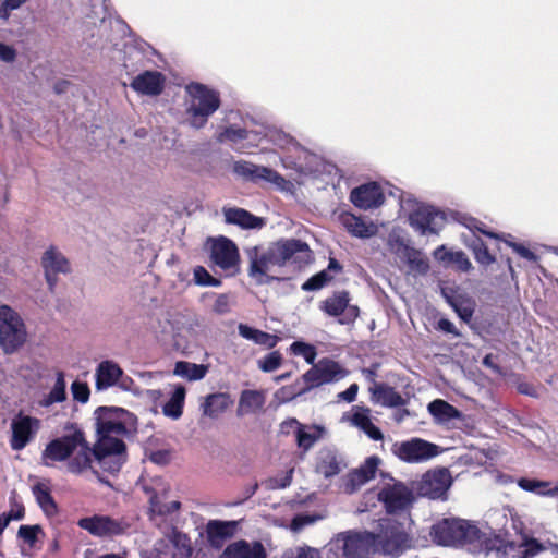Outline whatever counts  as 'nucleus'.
Returning a JSON list of instances; mask_svg holds the SVG:
<instances>
[{"instance_id":"nucleus-59","label":"nucleus","mask_w":558,"mask_h":558,"mask_svg":"<svg viewBox=\"0 0 558 558\" xmlns=\"http://www.w3.org/2000/svg\"><path fill=\"white\" fill-rule=\"evenodd\" d=\"M313 522H314V519L311 518L310 515H302V514L295 515L291 521V530L294 532H299L304 526H306Z\"/></svg>"},{"instance_id":"nucleus-7","label":"nucleus","mask_w":558,"mask_h":558,"mask_svg":"<svg viewBox=\"0 0 558 558\" xmlns=\"http://www.w3.org/2000/svg\"><path fill=\"white\" fill-rule=\"evenodd\" d=\"M379 529L378 533H374L375 554L399 556L409 546L408 533L395 520L380 519Z\"/></svg>"},{"instance_id":"nucleus-13","label":"nucleus","mask_w":558,"mask_h":558,"mask_svg":"<svg viewBox=\"0 0 558 558\" xmlns=\"http://www.w3.org/2000/svg\"><path fill=\"white\" fill-rule=\"evenodd\" d=\"M312 365L302 376L305 387L300 393H305L322 385L338 381L345 376V371L340 364L330 359H322L318 363Z\"/></svg>"},{"instance_id":"nucleus-14","label":"nucleus","mask_w":558,"mask_h":558,"mask_svg":"<svg viewBox=\"0 0 558 558\" xmlns=\"http://www.w3.org/2000/svg\"><path fill=\"white\" fill-rule=\"evenodd\" d=\"M348 291H336L319 303V310L330 317H337L341 325H351L360 315V308L350 304Z\"/></svg>"},{"instance_id":"nucleus-27","label":"nucleus","mask_w":558,"mask_h":558,"mask_svg":"<svg viewBox=\"0 0 558 558\" xmlns=\"http://www.w3.org/2000/svg\"><path fill=\"white\" fill-rule=\"evenodd\" d=\"M41 265L45 270L46 279L59 274L70 272V263L65 256L54 246H50L41 257Z\"/></svg>"},{"instance_id":"nucleus-52","label":"nucleus","mask_w":558,"mask_h":558,"mask_svg":"<svg viewBox=\"0 0 558 558\" xmlns=\"http://www.w3.org/2000/svg\"><path fill=\"white\" fill-rule=\"evenodd\" d=\"M380 459L376 456L368 457L365 462L356 469L359 473H361L366 481L368 482L375 476L376 470L379 465Z\"/></svg>"},{"instance_id":"nucleus-31","label":"nucleus","mask_w":558,"mask_h":558,"mask_svg":"<svg viewBox=\"0 0 558 558\" xmlns=\"http://www.w3.org/2000/svg\"><path fill=\"white\" fill-rule=\"evenodd\" d=\"M427 410L434 417L435 423L440 425L449 424L453 420H460L462 417L461 411L442 399H435L429 402Z\"/></svg>"},{"instance_id":"nucleus-1","label":"nucleus","mask_w":558,"mask_h":558,"mask_svg":"<svg viewBox=\"0 0 558 558\" xmlns=\"http://www.w3.org/2000/svg\"><path fill=\"white\" fill-rule=\"evenodd\" d=\"M94 416L97 440L93 447L85 433L75 427L46 445L41 463L51 466L53 462L66 461L68 471L80 475L96 461L102 471L119 473L128 458L125 439L137 432V417L118 407H99Z\"/></svg>"},{"instance_id":"nucleus-64","label":"nucleus","mask_w":558,"mask_h":558,"mask_svg":"<svg viewBox=\"0 0 558 558\" xmlns=\"http://www.w3.org/2000/svg\"><path fill=\"white\" fill-rule=\"evenodd\" d=\"M153 329L156 333L162 336L170 335L174 331L173 324L168 318H166L163 323L158 322V326H153Z\"/></svg>"},{"instance_id":"nucleus-46","label":"nucleus","mask_w":558,"mask_h":558,"mask_svg":"<svg viewBox=\"0 0 558 558\" xmlns=\"http://www.w3.org/2000/svg\"><path fill=\"white\" fill-rule=\"evenodd\" d=\"M366 482V477H364L361 473L354 470L350 472L345 480L343 481L342 488L347 494H352L356 492Z\"/></svg>"},{"instance_id":"nucleus-48","label":"nucleus","mask_w":558,"mask_h":558,"mask_svg":"<svg viewBox=\"0 0 558 558\" xmlns=\"http://www.w3.org/2000/svg\"><path fill=\"white\" fill-rule=\"evenodd\" d=\"M73 399L80 403H86L89 400L90 389L85 381L74 380L71 385Z\"/></svg>"},{"instance_id":"nucleus-37","label":"nucleus","mask_w":558,"mask_h":558,"mask_svg":"<svg viewBox=\"0 0 558 558\" xmlns=\"http://www.w3.org/2000/svg\"><path fill=\"white\" fill-rule=\"evenodd\" d=\"M341 222L348 232L357 238H369L375 233L372 225L368 226L361 217L351 213H344L341 216Z\"/></svg>"},{"instance_id":"nucleus-61","label":"nucleus","mask_w":558,"mask_h":558,"mask_svg":"<svg viewBox=\"0 0 558 558\" xmlns=\"http://www.w3.org/2000/svg\"><path fill=\"white\" fill-rule=\"evenodd\" d=\"M149 460L158 465H166L170 461V454L167 450H156L150 452Z\"/></svg>"},{"instance_id":"nucleus-55","label":"nucleus","mask_w":558,"mask_h":558,"mask_svg":"<svg viewBox=\"0 0 558 558\" xmlns=\"http://www.w3.org/2000/svg\"><path fill=\"white\" fill-rule=\"evenodd\" d=\"M293 469L289 470L282 477H272L265 482L268 489L286 488L292 482Z\"/></svg>"},{"instance_id":"nucleus-2","label":"nucleus","mask_w":558,"mask_h":558,"mask_svg":"<svg viewBox=\"0 0 558 558\" xmlns=\"http://www.w3.org/2000/svg\"><path fill=\"white\" fill-rule=\"evenodd\" d=\"M433 541L441 546H465L480 548L486 556L506 558L513 549L512 542L505 541L500 535L487 537L478 527L470 522L456 518H446L432 526Z\"/></svg>"},{"instance_id":"nucleus-35","label":"nucleus","mask_w":558,"mask_h":558,"mask_svg":"<svg viewBox=\"0 0 558 558\" xmlns=\"http://www.w3.org/2000/svg\"><path fill=\"white\" fill-rule=\"evenodd\" d=\"M239 335L246 340H251L256 344L272 349L276 347L279 338L276 335H270L259 329L253 328L245 324H239Z\"/></svg>"},{"instance_id":"nucleus-23","label":"nucleus","mask_w":558,"mask_h":558,"mask_svg":"<svg viewBox=\"0 0 558 558\" xmlns=\"http://www.w3.org/2000/svg\"><path fill=\"white\" fill-rule=\"evenodd\" d=\"M433 256L445 268L464 272L472 268V264L463 251H452L447 248L446 245L438 246Z\"/></svg>"},{"instance_id":"nucleus-60","label":"nucleus","mask_w":558,"mask_h":558,"mask_svg":"<svg viewBox=\"0 0 558 558\" xmlns=\"http://www.w3.org/2000/svg\"><path fill=\"white\" fill-rule=\"evenodd\" d=\"M27 0H3L2 7L0 8V17H7L8 12L19 9Z\"/></svg>"},{"instance_id":"nucleus-42","label":"nucleus","mask_w":558,"mask_h":558,"mask_svg":"<svg viewBox=\"0 0 558 558\" xmlns=\"http://www.w3.org/2000/svg\"><path fill=\"white\" fill-rule=\"evenodd\" d=\"M405 257L410 269L418 275H426L429 270V260L420 250L407 247Z\"/></svg>"},{"instance_id":"nucleus-33","label":"nucleus","mask_w":558,"mask_h":558,"mask_svg":"<svg viewBox=\"0 0 558 558\" xmlns=\"http://www.w3.org/2000/svg\"><path fill=\"white\" fill-rule=\"evenodd\" d=\"M265 404V396L258 390H243L240 396L239 407L236 410L238 416L255 413L263 409Z\"/></svg>"},{"instance_id":"nucleus-53","label":"nucleus","mask_w":558,"mask_h":558,"mask_svg":"<svg viewBox=\"0 0 558 558\" xmlns=\"http://www.w3.org/2000/svg\"><path fill=\"white\" fill-rule=\"evenodd\" d=\"M282 558H322L317 549L311 547H299L286 551Z\"/></svg>"},{"instance_id":"nucleus-30","label":"nucleus","mask_w":558,"mask_h":558,"mask_svg":"<svg viewBox=\"0 0 558 558\" xmlns=\"http://www.w3.org/2000/svg\"><path fill=\"white\" fill-rule=\"evenodd\" d=\"M227 223L236 225L243 229H257L264 226V220L243 208H223Z\"/></svg>"},{"instance_id":"nucleus-39","label":"nucleus","mask_w":558,"mask_h":558,"mask_svg":"<svg viewBox=\"0 0 558 558\" xmlns=\"http://www.w3.org/2000/svg\"><path fill=\"white\" fill-rule=\"evenodd\" d=\"M323 432V427L304 426L301 424L299 429L295 430L298 446L307 451L322 437Z\"/></svg>"},{"instance_id":"nucleus-51","label":"nucleus","mask_w":558,"mask_h":558,"mask_svg":"<svg viewBox=\"0 0 558 558\" xmlns=\"http://www.w3.org/2000/svg\"><path fill=\"white\" fill-rule=\"evenodd\" d=\"M41 532L39 525H21L17 531V536L31 546L37 541L38 534Z\"/></svg>"},{"instance_id":"nucleus-38","label":"nucleus","mask_w":558,"mask_h":558,"mask_svg":"<svg viewBox=\"0 0 558 558\" xmlns=\"http://www.w3.org/2000/svg\"><path fill=\"white\" fill-rule=\"evenodd\" d=\"M207 366L186 361H179L174 365L173 374L187 380H201L207 374Z\"/></svg>"},{"instance_id":"nucleus-6","label":"nucleus","mask_w":558,"mask_h":558,"mask_svg":"<svg viewBox=\"0 0 558 558\" xmlns=\"http://www.w3.org/2000/svg\"><path fill=\"white\" fill-rule=\"evenodd\" d=\"M27 341L26 325L11 306L0 305V348L5 355L20 351Z\"/></svg>"},{"instance_id":"nucleus-20","label":"nucleus","mask_w":558,"mask_h":558,"mask_svg":"<svg viewBox=\"0 0 558 558\" xmlns=\"http://www.w3.org/2000/svg\"><path fill=\"white\" fill-rule=\"evenodd\" d=\"M350 201L361 209H371L379 207L385 202V195L377 182H369L354 187Z\"/></svg>"},{"instance_id":"nucleus-47","label":"nucleus","mask_w":558,"mask_h":558,"mask_svg":"<svg viewBox=\"0 0 558 558\" xmlns=\"http://www.w3.org/2000/svg\"><path fill=\"white\" fill-rule=\"evenodd\" d=\"M248 132L242 128H226L218 136L219 142L230 141L236 143L239 141L247 138Z\"/></svg>"},{"instance_id":"nucleus-3","label":"nucleus","mask_w":558,"mask_h":558,"mask_svg":"<svg viewBox=\"0 0 558 558\" xmlns=\"http://www.w3.org/2000/svg\"><path fill=\"white\" fill-rule=\"evenodd\" d=\"M246 255L250 263L247 272L252 278L265 276L266 279H282L268 274L283 266L302 269L313 260L310 246L298 239L277 241L267 250L254 246L246 250Z\"/></svg>"},{"instance_id":"nucleus-10","label":"nucleus","mask_w":558,"mask_h":558,"mask_svg":"<svg viewBox=\"0 0 558 558\" xmlns=\"http://www.w3.org/2000/svg\"><path fill=\"white\" fill-rule=\"evenodd\" d=\"M112 387H118L123 391H134L135 383L117 362L112 360L101 361L95 369V389L106 391Z\"/></svg>"},{"instance_id":"nucleus-32","label":"nucleus","mask_w":558,"mask_h":558,"mask_svg":"<svg viewBox=\"0 0 558 558\" xmlns=\"http://www.w3.org/2000/svg\"><path fill=\"white\" fill-rule=\"evenodd\" d=\"M350 421L352 425L363 430L371 439L381 440L384 438L381 430L371 421L368 408L353 407Z\"/></svg>"},{"instance_id":"nucleus-41","label":"nucleus","mask_w":558,"mask_h":558,"mask_svg":"<svg viewBox=\"0 0 558 558\" xmlns=\"http://www.w3.org/2000/svg\"><path fill=\"white\" fill-rule=\"evenodd\" d=\"M66 399V383L64 379V373L57 372L56 383L50 392L44 398L41 404L44 407H50L53 403L63 402Z\"/></svg>"},{"instance_id":"nucleus-28","label":"nucleus","mask_w":558,"mask_h":558,"mask_svg":"<svg viewBox=\"0 0 558 558\" xmlns=\"http://www.w3.org/2000/svg\"><path fill=\"white\" fill-rule=\"evenodd\" d=\"M233 400L227 392H215L206 396L201 404L203 414L210 418H218L231 405Z\"/></svg>"},{"instance_id":"nucleus-54","label":"nucleus","mask_w":558,"mask_h":558,"mask_svg":"<svg viewBox=\"0 0 558 558\" xmlns=\"http://www.w3.org/2000/svg\"><path fill=\"white\" fill-rule=\"evenodd\" d=\"M521 547H522V549L520 551V558H531V557L535 556L537 553H539L541 550H543V548H544L543 545L534 538L525 541L521 545Z\"/></svg>"},{"instance_id":"nucleus-21","label":"nucleus","mask_w":558,"mask_h":558,"mask_svg":"<svg viewBox=\"0 0 558 558\" xmlns=\"http://www.w3.org/2000/svg\"><path fill=\"white\" fill-rule=\"evenodd\" d=\"M192 553L190 537L174 529L168 537V543L157 548L156 558H191Z\"/></svg>"},{"instance_id":"nucleus-22","label":"nucleus","mask_w":558,"mask_h":558,"mask_svg":"<svg viewBox=\"0 0 558 558\" xmlns=\"http://www.w3.org/2000/svg\"><path fill=\"white\" fill-rule=\"evenodd\" d=\"M166 85V76L159 71H144L136 75L130 86L141 95L159 96Z\"/></svg>"},{"instance_id":"nucleus-49","label":"nucleus","mask_w":558,"mask_h":558,"mask_svg":"<svg viewBox=\"0 0 558 558\" xmlns=\"http://www.w3.org/2000/svg\"><path fill=\"white\" fill-rule=\"evenodd\" d=\"M500 240L504 241L509 247H511L513 252H515L520 257L532 263L537 260V255L523 244L505 239V234H502V239Z\"/></svg>"},{"instance_id":"nucleus-57","label":"nucleus","mask_w":558,"mask_h":558,"mask_svg":"<svg viewBox=\"0 0 558 558\" xmlns=\"http://www.w3.org/2000/svg\"><path fill=\"white\" fill-rule=\"evenodd\" d=\"M11 506V510L3 513L4 518L9 519V523L13 520H22L25 514L24 506L16 501H12Z\"/></svg>"},{"instance_id":"nucleus-11","label":"nucleus","mask_w":558,"mask_h":558,"mask_svg":"<svg viewBox=\"0 0 558 558\" xmlns=\"http://www.w3.org/2000/svg\"><path fill=\"white\" fill-rule=\"evenodd\" d=\"M77 525L93 536L112 538L128 532L130 524L123 520L107 514H94L78 520Z\"/></svg>"},{"instance_id":"nucleus-40","label":"nucleus","mask_w":558,"mask_h":558,"mask_svg":"<svg viewBox=\"0 0 558 558\" xmlns=\"http://www.w3.org/2000/svg\"><path fill=\"white\" fill-rule=\"evenodd\" d=\"M33 494L37 504L46 514H54L57 512V505L51 496L48 486L44 483H37L33 486Z\"/></svg>"},{"instance_id":"nucleus-16","label":"nucleus","mask_w":558,"mask_h":558,"mask_svg":"<svg viewBox=\"0 0 558 558\" xmlns=\"http://www.w3.org/2000/svg\"><path fill=\"white\" fill-rule=\"evenodd\" d=\"M409 222L421 234H438L446 222V216L433 206L422 205L410 213Z\"/></svg>"},{"instance_id":"nucleus-9","label":"nucleus","mask_w":558,"mask_h":558,"mask_svg":"<svg viewBox=\"0 0 558 558\" xmlns=\"http://www.w3.org/2000/svg\"><path fill=\"white\" fill-rule=\"evenodd\" d=\"M331 546L342 551V558H363L368 554H375L374 533L348 531L339 534Z\"/></svg>"},{"instance_id":"nucleus-44","label":"nucleus","mask_w":558,"mask_h":558,"mask_svg":"<svg viewBox=\"0 0 558 558\" xmlns=\"http://www.w3.org/2000/svg\"><path fill=\"white\" fill-rule=\"evenodd\" d=\"M518 485L523 490L535 493L539 496H546V497H548V490L551 487L550 482L531 480V478H525V477L520 478L518 481Z\"/></svg>"},{"instance_id":"nucleus-62","label":"nucleus","mask_w":558,"mask_h":558,"mask_svg":"<svg viewBox=\"0 0 558 558\" xmlns=\"http://www.w3.org/2000/svg\"><path fill=\"white\" fill-rule=\"evenodd\" d=\"M0 59L4 62H13L16 59V50L3 43H0Z\"/></svg>"},{"instance_id":"nucleus-17","label":"nucleus","mask_w":558,"mask_h":558,"mask_svg":"<svg viewBox=\"0 0 558 558\" xmlns=\"http://www.w3.org/2000/svg\"><path fill=\"white\" fill-rule=\"evenodd\" d=\"M10 447L14 451L23 450L36 436L39 420L19 413L11 421Z\"/></svg>"},{"instance_id":"nucleus-26","label":"nucleus","mask_w":558,"mask_h":558,"mask_svg":"<svg viewBox=\"0 0 558 558\" xmlns=\"http://www.w3.org/2000/svg\"><path fill=\"white\" fill-rule=\"evenodd\" d=\"M219 558H266V551L259 542L238 541L229 544Z\"/></svg>"},{"instance_id":"nucleus-18","label":"nucleus","mask_w":558,"mask_h":558,"mask_svg":"<svg viewBox=\"0 0 558 558\" xmlns=\"http://www.w3.org/2000/svg\"><path fill=\"white\" fill-rule=\"evenodd\" d=\"M378 499L384 502L388 513H397L407 510L412 501V492L400 482L384 486L378 493Z\"/></svg>"},{"instance_id":"nucleus-4","label":"nucleus","mask_w":558,"mask_h":558,"mask_svg":"<svg viewBox=\"0 0 558 558\" xmlns=\"http://www.w3.org/2000/svg\"><path fill=\"white\" fill-rule=\"evenodd\" d=\"M190 99L185 108L187 123L194 129H202L220 107V95L217 90L202 83H191L185 88Z\"/></svg>"},{"instance_id":"nucleus-15","label":"nucleus","mask_w":558,"mask_h":558,"mask_svg":"<svg viewBox=\"0 0 558 558\" xmlns=\"http://www.w3.org/2000/svg\"><path fill=\"white\" fill-rule=\"evenodd\" d=\"M452 485V477L448 469L441 468L426 472L416 484V492L429 499H446Z\"/></svg>"},{"instance_id":"nucleus-56","label":"nucleus","mask_w":558,"mask_h":558,"mask_svg":"<svg viewBox=\"0 0 558 558\" xmlns=\"http://www.w3.org/2000/svg\"><path fill=\"white\" fill-rule=\"evenodd\" d=\"M466 228L470 229L471 231H478L481 232L482 234L490 238V239H496V240H500L502 239V234H498V233H495L493 231H489V230H486L485 229V223L475 219V218H470L468 223H465Z\"/></svg>"},{"instance_id":"nucleus-50","label":"nucleus","mask_w":558,"mask_h":558,"mask_svg":"<svg viewBox=\"0 0 558 558\" xmlns=\"http://www.w3.org/2000/svg\"><path fill=\"white\" fill-rule=\"evenodd\" d=\"M281 354L278 351L268 353L263 360L258 361L259 368L264 372H274L281 365Z\"/></svg>"},{"instance_id":"nucleus-45","label":"nucleus","mask_w":558,"mask_h":558,"mask_svg":"<svg viewBox=\"0 0 558 558\" xmlns=\"http://www.w3.org/2000/svg\"><path fill=\"white\" fill-rule=\"evenodd\" d=\"M290 350L294 355L302 356L306 363L314 364L317 352L314 345L303 341H294L290 345Z\"/></svg>"},{"instance_id":"nucleus-43","label":"nucleus","mask_w":558,"mask_h":558,"mask_svg":"<svg viewBox=\"0 0 558 558\" xmlns=\"http://www.w3.org/2000/svg\"><path fill=\"white\" fill-rule=\"evenodd\" d=\"M470 246L477 263L487 266L495 262V256L481 238L474 239Z\"/></svg>"},{"instance_id":"nucleus-36","label":"nucleus","mask_w":558,"mask_h":558,"mask_svg":"<svg viewBox=\"0 0 558 558\" xmlns=\"http://www.w3.org/2000/svg\"><path fill=\"white\" fill-rule=\"evenodd\" d=\"M186 390L183 385H177L171 393L170 399L163 404L162 413L172 420L182 416L185 401Z\"/></svg>"},{"instance_id":"nucleus-63","label":"nucleus","mask_w":558,"mask_h":558,"mask_svg":"<svg viewBox=\"0 0 558 558\" xmlns=\"http://www.w3.org/2000/svg\"><path fill=\"white\" fill-rule=\"evenodd\" d=\"M357 391H359L357 384H352L344 391L340 392L338 395V398L340 400H343V401H347V402H352V401L355 400Z\"/></svg>"},{"instance_id":"nucleus-19","label":"nucleus","mask_w":558,"mask_h":558,"mask_svg":"<svg viewBox=\"0 0 558 558\" xmlns=\"http://www.w3.org/2000/svg\"><path fill=\"white\" fill-rule=\"evenodd\" d=\"M234 172L254 183L266 181L280 189H284L288 183V181L276 170L264 166H256L250 161H236L234 163Z\"/></svg>"},{"instance_id":"nucleus-12","label":"nucleus","mask_w":558,"mask_h":558,"mask_svg":"<svg viewBox=\"0 0 558 558\" xmlns=\"http://www.w3.org/2000/svg\"><path fill=\"white\" fill-rule=\"evenodd\" d=\"M391 451L401 461L407 463H422L439 454L437 445L417 437L395 442Z\"/></svg>"},{"instance_id":"nucleus-34","label":"nucleus","mask_w":558,"mask_h":558,"mask_svg":"<svg viewBox=\"0 0 558 558\" xmlns=\"http://www.w3.org/2000/svg\"><path fill=\"white\" fill-rule=\"evenodd\" d=\"M168 488L162 485L161 488L155 489L149 498L151 511L160 515L171 514L181 507L178 500H167Z\"/></svg>"},{"instance_id":"nucleus-24","label":"nucleus","mask_w":558,"mask_h":558,"mask_svg":"<svg viewBox=\"0 0 558 558\" xmlns=\"http://www.w3.org/2000/svg\"><path fill=\"white\" fill-rule=\"evenodd\" d=\"M236 525L235 521L210 520L206 525L207 542L216 549L221 548L233 536Z\"/></svg>"},{"instance_id":"nucleus-8","label":"nucleus","mask_w":558,"mask_h":558,"mask_svg":"<svg viewBox=\"0 0 558 558\" xmlns=\"http://www.w3.org/2000/svg\"><path fill=\"white\" fill-rule=\"evenodd\" d=\"M440 292L448 305L464 323H469L474 314L476 302L474 292L457 281H440Z\"/></svg>"},{"instance_id":"nucleus-5","label":"nucleus","mask_w":558,"mask_h":558,"mask_svg":"<svg viewBox=\"0 0 558 558\" xmlns=\"http://www.w3.org/2000/svg\"><path fill=\"white\" fill-rule=\"evenodd\" d=\"M209 254V266L215 272H222L227 277L240 274L241 258L236 244L223 236L209 238L206 242Z\"/></svg>"},{"instance_id":"nucleus-58","label":"nucleus","mask_w":558,"mask_h":558,"mask_svg":"<svg viewBox=\"0 0 558 558\" xmlns=\"http://www.w3.org/2000/svg\"><path fill=\"white\" fill-rule=\"evenodd\" d=\"M230 296L228 294H221L216 299L214 311L218 314H226L230 311Z\"/></svg>"},{"instance_id":"nucleus-29","label":"nucleus","mask_w":558,"mask_h":558,"mask_svg":"<svg viewBox=\"0 0 558 558\" xmlns=\"http://www.w3.org/2000/svg\"><path fill=\"white\" fill-rule=\"evenodd\" d=\"M375 402L386 408H400L408 403V400L403 398L393 387L386 384H374V387L369 388Z\"/></svg>"},{"instance_id":"nucleus-25","label":"nucleus","mask_w":558,"mask_h":558,"mask_svg":"<svg viewBox=\"0 0 558 558\" xmlns=\"http://www.w3.org/2000/svg\"><path fill=\"white\" fill-rule=\"evenodd\" d=\"M345 466L342 457L332 449H322L317 454L316 472L326 478L338 475Z\"/></svg>"}]
</instances>
